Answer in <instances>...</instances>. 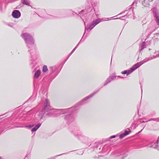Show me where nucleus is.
Here are the masks:
<instances>
[{"label": "nucleus", "instance_id": "obj_9", "mask_svg": "<svg viewBox=\"0 0 159 159\" xmlns=\"http://www.w3.org/2000/svg\"><path fill=\"white\" fill-rule=\"evenodd\" d=\"M45 113V111L43 110L40 113H39L38 114V119H39L40 120H43V117H44V115Z\"/></svg>", "mask_w": 159, "mask_h": 159}, {"label": "nucleus", "instance_id": "obj_26", "mask_svg": "<svg viewBox=\"0 0 159 159\" xmlns=\"http://www.w3.org/2000/svg\"><path fill=\"white\" fill-rule=\"evenodd\" d=\"M126 135H125V134L123 133V134H120V139H122L124 137H125Z\"/></svg>", "mask_w": 159, "mask_h": 159}, {"label": "nucleus", "instance_id": "obj_30", "mask_svg": "<svg viewBox=\"0 0 159 159\" xmlns=\"http://www.w3.org/2000/svg\"><path fill=\"white\" fill-rule=\"evenodd\" d=\"M116 137V136L115 135H113V136H111L110 137V139L114 138H115Z\"/></svg>", "mask_w": 159, "mask_h": 159}, {"label": "nucleus", "instance_id": "obj_14", "mask_svg": "<svg viewBox=\"0 0 159 159\" xmlns=\"http://www.w3.org/2000/svg\"><path fill=\"white\" fill-rule=\"evenodd\" d=\"M158 140L157 141V142L152 143L151 145L149 146V145H148L150 148H157V144Z\"/></svg>", "mask_w": 159, "mask_h": 159}, {"label": "nucleus", "instance_id": "obj_21", "mask_svg": "<svg viewBox=\"0 0 159 159\" xmlns=\"http://www.w3.org/2000/svg\"><path fill=\"white\" fill-rule=\"evenodd\" d=\"M48 70V69L47 68V67L46 66L44 65L43 66V70L44 72H46Z\"/></svg>", "mask_w": 159, "mask_h": 159}, {"label": "nucleus", "instance_id": "obj_31", "mask_svg": "<svg viewBox=\"0 0 159 159\" xmlns=\"http://www.w3.org/2000/svg\"><path fill=\"white\" fill-rule=\"evenodd\" d=\"M153 40H155L156 41H158V38H156L155 39L154 38Z\"/></svg>", "mask_w": 159, "mask_h": 159}, {"label": "nucleus", "instance_id": "obj_8", "mask_svg": "<svg viewBox=\"0 0 159 159\" xmlns=\"http://www.w3.org/2000/svg\"><path fill=\"white\" fill-rule=\"evenodd\" d=\"M159 57V53L156 55V56H153L152 57H148L146 59H144L142 61L143 63L149 61L157 57Z\"/></svg>", "mask_w": 159, "mask_h": 159}, {"label": "nucleus", "instance_id": "obj_17", "mask_svg": "<svg viewBox=\"0 0 159 159\" xmlns=\"http://www.w3.org/2000/svg\"><path fill=\"white\" fill-rule=\"evenodd\" d=\"M21 2L24 4L30 6V1L28 0H21Z\"/></svg>", "mask_w": 159, "mask_h": 159}, {"label": "nucleus", "instance_id": "obj_1", "mask_svg": "<svg viewBox=\"0 0 159 159\" xmlns=\"http://www.w3.org/2000/svg\"><path fill=\"white\" fill-rule=\"evenodd\" d=\"M21 37L24 39L27 46L29 48H34L33 44L34 40L32 36L28 33H23L21 35Z\"/></svg>", "mask_w": 159, "mask_h": 159}, {"label": "nucleus", "instance_id": "obj_33", "mask_svg": "<svg viewBox=\"0 0 159 159\" xmlns=\"http://www.w3.org/2000/svg\"><path fill=\"white\" fill-rule=\"evenodd\" d=\"M142 130H141L138 133H140L141 131H142Z\"/></svg>", "mask_w": 159, "mask_h": 159}, {"label": "nucleus", "instance_id": "obj_18", "mask_svg": "<svg viewBox=\"0 0 159 159\" xmlns=\"http://www.w3.org/2000/svg\"><path fill=\"white\" fill-rule=\"evenodd\" d=\"M94 20L97 23V24H98L101 21H105L106 20H105L104 18H102V19L98 18Z\"/></svg>", "mask_w": 159, "mask_h": 159}, {"label": "nucleus", "instance_id": "obj_25", "mask_svg": "<svg viewBox=\"0 0 159 159\" xmlns=\"http://www.w3.org/2000/svg\"><path fill=\"white\" fill-rule=\"evenodd\" d=\"M118 158L117 159H124V157L122 155H120L118 156Z\"/></svg>", "mask_w": 159, "mask_h": 159}, {"label": "nucleus", "instance_id": "obj_15", "mask_svg": "<svg viewBox=\"0 0 159 159\" xmlns=\"http://www.w3.org/2000/svg\"><path fill=\"white\" fill-rule=\"evenodd\" d=\"M41 74V71L40 70H38L34 74V77L35 78H38Z\"/></svg>", "mask_w": 159, "mask_h": 159}, {"label": "nucleus", "instance_id": "obj_12", "mask_svg": "<svg viewBox=\"0 0 159 159\" xmlns=\"http://www.w3.org/2000/svg\"><path fill=\"white\" fill-rule=\"evenodd\" d=\"M65 119L66 120H68L69 122H70L73 120L74 117L71 115H69L66 116Z\"/></svg>", "mask_w": 159, "mask_h": 159}, {"label": "nucleus", "instance_id": "obj_28", "mask_svg": "<svg viewBox=\"0 0 159 159\" xmlns=\"http://www.w3.org/2000/svg\"><path fill=\"white\" fill-rule=\"evenodd\" d=\"M127 71L126 70H125L121 72V73L122 74H127Z\"/></svg>", "mask_w": 159, "mask_h": 159}, {"label": "nucleus", "instance_id": "obj_24", "mask_svg": "<svg viewBox=\"0 0 159 159\" xmlns=\"http://www.w3.org/2000/svg\"><path fill=\"white\" fill-rule=\"evenodd\" d=\"M34 125H33V124H30V125H27L26 126H25V127H26V128H32V127H34Z\"/></svg>", "mask_w": 159, "mask_h": 159}, {"label": "nucleus", "instance_id": "obj_6", "mask_svg": "<svg viewBox=\"0 0 159 159\" xmlns=\"http://www.w3.org/2000/svg\"><path fill=\"white\" fill-rule=\"evenodd\" d=\"M12 16L14 18H18L20 17L21 14L19 11L17 10H15L12 12Z\"/></svg>", "mask_w": 159, "mask_h": 159}, {"label": "nucleus", "instance_id": "obj_34", "mask_svg": "<svg viewBox=\"0 0 159 159\" xmlns=\"http://www.w3.org/2000/svg\"><path fill=\"white\" fill-rule=\"evenodd\" d=\"M1 159V157H0V159Z\"/></svg>", "mask_w": 159, "mask_h": 159}, {"label": "nucleus", "instance_id": "obj_7", "mask_svg": "<svg viewBox=\"0 0 159 159\" xmlns=\"http://www.w3.org/2000/svg\"><path fill=\"white\" fill-rule=\"evenodd\" d=\"M153 0H143L142 2V4L144 7H148L151 5V2Z\"/></svg>", "mask_w": 159, "mask_h": 159}, {"label": "nucleus", "instance_id": "obj_23", "mask_svg": "<svg viewBox=\"0 0 159 159\" xmlns=\"http://www.w3.org/2000/svg\"><path fill=\"white\" fill-rule=\"evenodd\" d=\"M78 44L73 49V50L70 53V54L69 56L68 57L73 53L75 51V50L76 49V48L78 46Z\"/></svg>", "mask_w": 159, "mask_h": 159}, {"label": "nucleus", "instance_id": "obj_11", "mask_svg": "<svg viewBox=\"0 0 159 159\" xmlns=\"http://www.w3.org/2000/svg\"><path fill=\"white\" fill-rule=\"evenodd\" d=\"M152 12L153 13L154 17L159 16L158 10L156 7L153 8L151 10Z\"/></svg>", "mask_w": 159, "mask_h": 159}, {"label": "nucleus", "instance_id": "obj_22", "mask_svg": "<svg viewBox=\"0 0 159 159\" xmlns=\"http://www.w3.org/2000/svg\"><path fill=\"white\" fill-rule=\"evenodd\" d=\"M155 20L158 25H159V16L155 17Z\"/></svg>", "mask_w": 159, "mask_h": 159}, {"label": "nucleus", "instance_id": "obj_4", "mask_svg": "<svg viewBox=\"0 0 159 159\" xmlns=\"http://www.w3.org/2000/svg\"><path fill=\"white\" fill-rule=\"evenodd\" d=\"M43 110L45 111H50L52 110L50 106L49 102L47 99H45V101L44 104V108Z\"/></svg>", "mask_w": 159, "mask_h": 159}, {"label": "nucleus", "instance_id": "obj_29", "mask_svg": "<svg viewBox=\"0 0 159 159\" xmlns=\"http://www.w3.org/2000/svg\"><path fill=\"white\" fill-rule=\"evenodd\" d=\"M124 134H125V135L126 136L127 135H128L129 134V133L128 132V131L125 130L124 133Z\"/></svg>", "mask_w": 159, "mask_h": 159}, {"label": "nucleus", "instance_id": "obj_5", "mask_svg": "<svg viewBox=\"0 0 159 159\" xmlns=\"http://www.w3.org/2000/svg\"><path fill=\"white\" fill-rule=\"evenodd\" d=\"M97 24H97L94 20H93L92 23H90L88 26L85 27V31L84 35L85 34L86 30H92Z\"/></svg>", "mask_w": 159, "mask_h": 159}, {"label": "nucleus", "instance_id": "obj_10", "mask_svg": "<svg viewBox=\"0 0 159 159\" xmlns=\"http://www.w3.org/2000/svg\"><path fill=\"white\" fill-rule=\"evenodd\" d=\"M116 78V76L115 75L110 76L106 81L104 85H106L107 84L110 83L112 80Z\"/></svg>", "mask_w": 159, "mask_h": 159}, {"label": "nucleus", "instance_id": "obj_13", "mask_svg": "<svg viewBox=\"0 0 159 159\" xmlns=\"http://www.w3.org/2000/svg\"><path fill=\"white\" fill-rule=\"evenodd\" d=\"M98 90L94 92L93 93H92V94H91L90 95H89L88 96L84 98V99H82V101H86L87 99H89V98H91V97H92L96 93L98 92Z\"/></svg>", "mask_w": 159, "mask_h": 159}, {"label": "nucleus", "instance_id": "obj_27", "mask_svg": "<svg viewBox=\"0 0 159 159\" xmlns=\"http://www.w3.org/2000/svg\"><path fill=\"white\" fill-rule=\"evenodd\" d=\"M152 120L158 122L159 121V118H154L152 119Z\"/></svg>", "mask_w": 159, "mask_h": 159}, {"label": "nucleus", "instance_id": "obj_32", "mask_svg": "<svg viewBox=\"0 0 159 159\" xmlns=\"http://www.w3.org/2000/svg\"><path fill=\"white\" fill-rule=\"evenodd\" d=\"M116 77H117L118 78H123V77H121L120 76H116Z\"/></svg>", "mask_w": 159, "mask_h": 159}, {"label": "nucleus", "instance_id": "obj_16", "mask_svg": "<svg viewBox=\"0 0 159 159\" xmlns=\"http://www.w3.org/2000/svg\"><path fill=\"white\" fill-rule=\"evenodd\" d=\"M41 125V124L40 123H39L37 125H36L34 128L32 129V132H34L35 131L39 128V127Z\"/></svg>", "mask_w": 159, "mask_h": 159}, {"label": "nucleus", "instance_id": "obj_3", "mask_svg": "<svg viewBox=\"0 0 159 159\" xmlns=\"http://www.w3.org/2000/svg\"><path fill=\"white\" fill-rule=\"evenodd\" d=\"M143 62L142 61L137 63L136 64L133 65V66L131 67L129 70H126L127 71V75H128L129 74L132 73L133 71L136 70L137 68L139 67L141 65H142Z\"/></svg>", "mask_w": 159, "mask_h": 159}, {"label": "nucleus", "instance_id": "obj_2", "mask_svg": "<svg viewBox=\"0 0 159 159\" xmlns=\"http://www.w3.org/2000/svg\"><path fill=\"white\" fill-rule=\"evenodd\" d=\"M76 108L75 107H71L69 109H56V112L59 115H61L66 113L70 112H73L76 110Z\"/></svg>", "mask_w": 159, "mask_h": 159}, {"label": "nucleus", "instance_id": "obj_19", "mask_svg": "<svg viewBox=\"0 0 159 159\" xmlns=\"http://www.w3.org/2000/svg\"><path fill=\"white\" fill-rule=\"evenodd\" d=\"M91 8V7L90 6L87 7H86L85 10L84 11H84V12L89 11H91V10L90 9Z\"/></svg>", "mask_w": 159, "mask_h": 159}, {"label": "nucleus", "instance_id": "obj_20", "mask_svg": "<svg viewBox=\"0 0 159 159\" xmlns=\"http://www.w3.org/2000/svg\"><path fill=\"white\" fill-rule=\"evenodd\" d=\"M145 44L146 43H143L141 46L140 47V49L139 50L140 51H142L144 48H145Z\"/></svg>", "mask_w": 159, "mask_h": 159}]
</instances>
